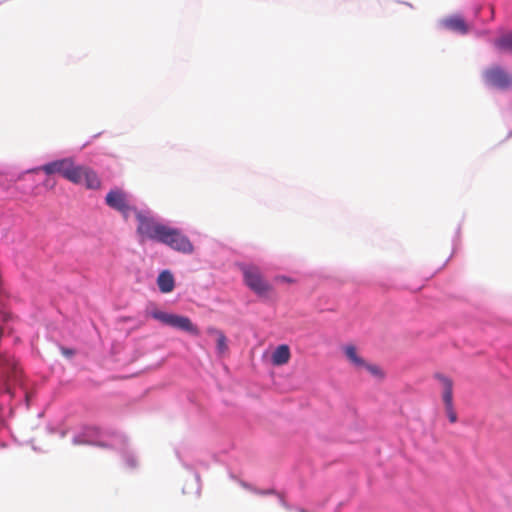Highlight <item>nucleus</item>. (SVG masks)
Instances as JSON below:
<instances>
[{
  "instance_id": "2",
  "label": "nucleus",
  "mask_w": 512,
  "mask_h": 512,
  "mask_svg": "<svg viewBox=\"0 0 512 512\" xmlns=\"http://www.w3.org/2000/svg\"><path fill=\"white\" fill-rule=\"evenodd\" d=\"M151 316L164 325L171 326L191 334L198 335L199 331L191 320L186 316L167 313L158 309L150 312Z\"/></svg>"
},
{
  "instance_id": "14",
  "label": "nucleus",
  "mask_w": 512,
  "mask_h": 512,
  "mask_svg": "<svg viewBox=\"0 0 512 512\" xmlns=\"http://www.w3.org/2000/svg\"><path fill=\"white\" fill-rule=\"evenodd\" d=\"M291 358L290 348L286 344L279 345L272 353L271 361L275 366L287 364Z\"/></svg>"
},
{
  "instance_id": "18",
  "label": "nucleus",
  "mask_w": 512,
  "mask_h": 512,
  "mask_svg": "<svg viewBox=\"0 0 512 512\" xmlns=\"http://www.w3.org/2000/svg\"><path fill=\"white\" fill-rule=\"evenodd\" d=\"M363 369H366L372 376L376 378H384V372L378 365L370 364L366 361V366H363Z\"/></svg>"
},
{
  "instance_id": "21",
  "label": "nucleus",
  "mask_w": 512,
  "mask_h": 512,
  "mask_svg": "<svg viewBox=\"0 0 512 512\" xmlns=\"http://www.w3.org/2000/svg\"><path fill=\"white\" fill-rule=\"evenodd\" d=\"M2 333H3V327L0 326V337L2 336Z\"/></svg>"
},
{
  "instance_id": "1",
  "label": "nucleus",
  "mask_w": 512,
  "mask_h": 512,
  "mask_svg": "<svg viewBox=\"0 0 512 512\" xmlns=\"http://www.w3.org/2000/svg\"><path fill=\"white\" fill-rule=\"evenodd\" d=\"M134 215L138 220L137 233L143 239L160 242L167 225L155 220L154 217L151 216L150 212L134 210Z\"/></svg>"
},
{
  "instance_id": "19",
  "label": "nucleus",
  "mask_w": 512,
  "mask_h": 512,
  "mask_svg": "<svg viewBox=\"0 0 512 512\" xmlns=\"http://www.w3.org/2000/svg\"><path fill=\"white\" fill-rule=\"evenodd\" d=\"M297 284L296 280L293 278L281 276L276 278V285H294Z\"/></svg>"
},
{
  "instance_id": "17",
  "label": "nucleus",
  "mask_w": 512,
  "mask_h": 512,
  "mask_svg": "<svg viewBox=\"0 0 512 512\" xmlns=\"http://www.w3.org/2000/svg\"><path fill=\"white\" fill-rule=\"evenodd\" d=\"M157 284L159 288H174L173 274L168 270L162 271L158 276Z\"/></svg>"
},
{
  "instance_id": "4",
  "label": "nucleus",
  "mask_w": 512,
  "mask_h": 512,
  "mask_svg": "<svg viewBox=\"0 0 512 512\" xmlns=\"http://www.w3.org/2000/svg\"><path fill=\"white\" fill-rule=\"evenodd\" d=\"M483 79L487 85L500 90L512 87V74L499 65L486 69L483 72Z\"/></svg>"
},
{
  "instance_id": "15",
  "label": "nucleus",
  "mask_w": 512,
  "mask_h": 512,
  "mask_svg": "<svg viewBox=\"0 0 512 512\" xmlns=\"http://www.w3.org/2000/svg\"><path fill=\"white\" fill-rule=\"evenodd\" d=\"M448 262V257L443 256L437 259L436 255L432 254L425 258L424 265L431 267L434 271L441 270Z\"/></svg>"
},
{
  "instance_id": "11",
  "label": "nucleus",
  "mask_w": 512,
  "mask_h": 512,
  "mask_svg": "<svg viewBox=\"0 0 512 512\" xmlns=\"http://www.w3.org/2000/svg\"><path fill=\"white\" fill-rule=\"evenodd\" d=\"M343 353L348 362L357 370H362L366 366V360L360 355L357 347L353 344L343 346Z\"/></svg>"
},
{
  "instance_id": "7",
  "label": "nucleus",
  "mask_w": 512,
  "mask_h": 512,
  "mask_svg": "<svg viewBox=\"0 0 512 512\" xmlns=\"http://www.w3.org/2000/svg\"><path fill=\"white\" fill-rule=\"evenodd\" d=\"M435 378L440 382L442 386V400L444 403L446 415L451 423H456L458 416L455 411L453 402V380L443 374H436Z\"/></svg>"
},
{
  "instance_id": "16",
  "label": "nucleus",
  "mask_w": 512,
  "mask_h": 512,
  "mask_svg": "<svg viewBox=\"0 0 512 512\" xmlns=\"http://www.w3.org/2000/svg\"><path fill=\"white\" fill-rule=\"evenodd\" d=\"M209 334H213L216 336L217 341V350L220 354H223L227 351V339L223 332L215 329V328H209L208 329Z\"/></svg>"
},
{
  "instance_id": "9",
  "label": "nucleus",
  "mask_w": 512,
  "mask_h": 512,
  "mask_svg": "<svg viewBox=\"0 0 512 512\" xmlns=\"http://www.w3.org/2000/svg\"><path fill=\"white\" fill-rule=\"evenodd\" d=\"M77 181H72L74 184H84L88 189H99L101 181L97 174L87 166L77 165L76 168Z\"/></svg>"
},
{
  "instance_id": "12",
  "label": "nucleus",
  "mask_w": 512,
  "mask_h": 512,
  "mask_svg": "<svg viewBox=\"0 0 512 512\" xmlns=\"http://www.w3.org/2000/svg\"><path fill=\"white\" fill-rule=\"evenodd\" d=\"M493 45L501 53L512 54V30L500 34L494 39Z\"/></svg>"
},
{
  "instance_id": "6",
  "label": "nucleus",
  "mask_w": 512,
  "mask_h": 512,
  "mask_svg": "<svg viewBox=\"0 0 512 512\" xmlns=\"http://www.w3.org/2000/svg\"><path fill=\"white\" fill-rule=\"evenodd\" d=\"M105 202L110 208L119 211L125 219L137 210L130 205L128 194L121 189L110 190L105 197Z\"/></svg>"
},
{
  "instance_id": "10",
  "label": "nucleus",
  "mask_w": 512,
  "mask_h": 512,
  "mask_svg": "<svg viewBox=\"0 0 512 512\" xmlns=\"http://www.w3.org/2000/svg\"><path fill=\"white\" fill-rule=\"evenodd\" d=\"M440 24L444 29L461 35L467 34L470 29L465 19L459 14L443 18Z\"/></svg>"
},
{
  "instance_id": "13",
  "label": "nucleus",
  "mask_w": 512,
  "mask_h": 512,
  "mask_svg": "<svg viewBox=\"0 0 512 512\" xmlns=\"http://www.w3.org/2000/svg\"><path fill=\"white\" fill-rule=\"evenodd\" d=\"M245 283L249 288H262L261 274L258 268L250 266L243 270Z\"/></svg>"
},
{
  "instance_id": "8",
  "label": "nucleus",
  "mask_w": 512,
  "mask_h": 512,
  "mask_svg": "<svg viewBox=\"0 0 512 512\" xmlns=\"http://www.w3.org/2000/svg\"><path fill=\"white\" fill-rule=\"evenodd\" d=\"M0 366L5 375V392L13 396L12 383L20 380L21 369L18 367V361L11 356L0 357Z\"/></svg>"
},
{
  "instance_id": "5",
  "label": "nucleus",
  "mask_w": 512,
  "mask_h": 512,
  "mask_svg": "<svg viewBox=\"0 0 512 512\" xmlns=\"http://www.w3.org/2000/svg\"><path fill=\"white\" fill-rule=\"evenodd\" d=\"M160 242L181 253L190 254L194 250L192 243L184 234L169 226H167Z\"/></svg>"
},
{
  "instance_id": "20",
  "label": "nucleus",
  "mask_w": 512,
  "mask_h": 512,
  "mask_svg": "<svg viewBox=\"0 0 512 512\" xmlns=\"http://www.w3.org/2000/svg\"><path fill=\"white\" fill-rule=\"evenodd\" d=\"M265 291H266V290H262V289L256 290V292L258 293V295H259L260 297H262V296L264 295Z\"/></svg>"
},
{
  "instance_id": "3",
  "label": "nucleus",
  "mask_w": 512,
  "mask_h": 512,
  "mask_svg": "<svg viewBox=\"0 0 512 512\" xmlns=\"http://www.w3.org/2000/svg\"><path fill=\"white\" fill-rule=\"evenodd\" d=\"M76 168L77 165L75 164L72 158H63L60 160L44 164L36 168V171H43L47 175L57 173L60 174L63 178L67 179L68 181L72 182L77 181V176L75 173Z\"/></svg>"
}]
</instances>
